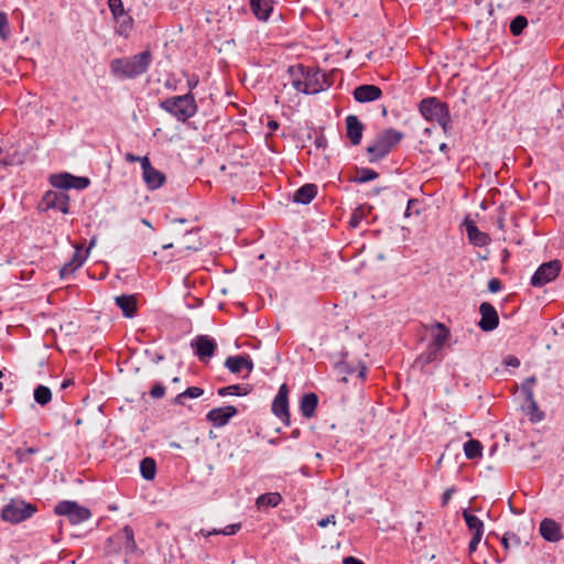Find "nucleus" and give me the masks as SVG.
Wrapping results in <instances>:
<instances>
[{
	"label": "nucleus",
	"mask_w": 564,
	"mask_h": 564,
	"mask_svg": "<svg viewBox=\"0 0 564 564\" xmlns=\"http://www.w3.org/2000/svg\"><path fill=\"white\" fill-rule=\"evenodd\" d=\"M198 534H200L205 538H208L212 535H218V534H221V529H213V530L200 529Z\"/></svg>",
	"instance_id": "63"
},
{
	"label": "nucleus",
	"mask_w": 564,
	"mask_h": 564,
	"mask_svg": "<svg viewBox=\"0 0 564 564\" xmlns=\"http://www.w3.org/2000/svg\"><path fill=\"white\" fill-rule=\"evenodd\" d=\"M149 192L140 184L134 183V196L133 202L139 206H142L144 203L150 200Z\"/></svg>",
	"instance_id": "42"
},
{
	"label": "nucleus",
	"mask_w": 564,
	"mask_h": 564,
	"mask_svg": "<svg viewBox=\"0 0 564 564\" xmlns=\"http://www.w3.org/2000/svg\"><path fill=\"white\" fill-rule=\"evenodd\" d=\"M404 138V133L393 128L379 131L367 145L366 152L369 162H377L388 155Z\"/></svg>",
	"instance_id": "3"
},
{
	"label": "nucleus",
	"mask_w": 564,
	"mask_h": 564,
	"mask_svg": "<svg viewBox=\"0 0 564 564\" xmlns=\"http://www.w3.org/2000/svg\"><path fill=\"white\" fill-rule=\"evenodd\" d=\"M10 24L8 21L7 13L0 11V37L3 42L8 41L10 37Z\"/></svg>",
	"instance_id": "46"
},
{
	"label": "nucleus",
	"mask_w": 564,
	"mask_h": 564,
	"mask_svg": "<svg viewBox=\"0 0 564 564\" xmlns=\"http://www.w3.org/2000/svg\"><path fill=\"white\" fill-rule=\"evenodd\" d=\"M497 214H498L497 219H496L497 227L500 230H505L506 207L503 205H500L497 209Z\"/></svg>",
	"instance_id": "51"
},
{
	"label": "nucleus",
	"mask_w": 564,
	"mask_h": 564,
	"mask_svg": "<svg viewBox=\"0 0 564 564\" xmlns=\"http://www.w3.org/2000/svg\"><path fill=\"white\" fill-rule=\"evenodd\" d=\"M441 358L442 356L440 351L427 345L426 349L415 358L413 368H417L420 371L426 372V366Z\"/></svg>",
	"instance_id": "26"
},
{
	"label": "nucleus",
	"mask_w": 564,
	"mask_h": 564,
	"mask_svg": "<svg viewBox=\"0 0 564 564\" xmlns=\"http://www.w3.org/2000/svg\"><path fill=\"white\" fill-rule=\"evenodd\" d=\"M372 209L371 206H365V205H360L358 206L356 209H354V212L351 213L350 215V218H349V226L351 228H357L361 220L364 218H366L367 216V212H370Z\"/></svg>",
	"instance_id": "38"
},
{
	"label": "nucleus",
	"mask_w": 564,
	"mask_h": 564,
	"mask_svg": "<svg viewBox=\"0 0 564 564\" xmlns=\"http://www.w3.org/2000/svg\"><path fill=\"white\" fill-rule=\"evenodd\" d=\"M419 110L427 121H436L445 133L452 128L448 106L436 97H427L421 100Z\"/></svg>",
	"instance_id": "5"
},
{
	"label": "nucleus",
	"mask_w": 564,
	"mask_h": 564,
	"mask_svg": "<svg viewBox=\"0 0 564 564\" xmlns=\"http://www.w3.org/2000/svg\"><path fill=\"white\" fill-rule=\"evenodd\" d=\"M115 20H116V23H117V33L119 35H122V36L127 37L129 35V32L132 30V26H133V19H132V17L128 12H124L120 17L115 18Z\"/></svg>",
	"instance_id": "37"
},
{
	"label": "nucleus",
	"mask_w": 564,
	"mask_h": 564,
	"mask_svg": "<svg viewBox=\"0 0 564 564\" xmlns=\"http://www.w3.org/2000/svg\"><path fill=\"white\" fill-rule=\"evenodd\" d=\"M500 542L505 551L508 552L512 546H519L521 544V539L514 532L508 531L500 538Z\"/></svg>",
	"instance_id": "39"
},
{
	"label": "nucleus",
	"mask_w": 564,
	"mask_h": 564,
	"mask_svg": "<svg viewBox=\"0 0 564 564\" xmlns=\"http://www.w3.org/2000/svg\"><path fill=\"white\" fill-rule=\"evenodd\" d=\"M39 452H40L39 447H26V448L19 447L14 451V456L17 457L19 463H28L29 456L36 454Z\"/></svg>",
	"instance_id": "44"
},
{
	"label": "nucleus",
	"mask_w": 564,
	"mask_h": 564,
	"mask_svg": "<svg viewBox=\"0 0 564 564\" xmlns=\"http://www.w3.org/2000/svg\"><path fill=\"white\" fill-rule=\"evenodd\" d=\"M165 181L166 178H141L139 183L150 193L162 187Z\"/></svg>",
	"instance_id": "45"
},
{
	"label": "nucleus",
	"mask_w": 564,
	"mask_h": 564,
	"mask_svg": "<svg viewBox=\"0 0 564 564\" xmlns=\"http://www.w3.org/2000/svg\"><path fill=\"white\" fill-rule=\"evenodd\" d=\"M37 507L23 499H11L1 510V519L12 524L21 523L34 516Z\"/></svg>",
	"instance_id": "7"
},
{
	"label": "nucleus",
	"mask_w": 564,
	"mask_h": 564,
	"mask_svg": "<svg viewBox=\"0 0 564 564\" xmlns=\"http://www.w3.org/2000/svg\"><path fill=\"white\" fill-rule=\"evenodd\" d=\"M329 75L322 72L319 68L307 67L306 79H305V95L318 94L323 90L328 89L332 86Z\"/></svg>",
	"instance_id": "10"
},
{
	"label": "nucleus",
	"mask_w": 564,
	"mask_h": 564,
	"mask_svg": "<svg viewBox=\"0 0 564 564\" xmlns=\"http://www.w3.org/2000/svg\"><path fill=\"white\" fill-rule=\"evenodd\" d=\"M140 474L145 480H153L156 476V462L152 457H144L140 460Z\"/></svg>",
	"instance_id": "32"
},
{
	"label": "nucleus",
	"mask_w": 564,
	"mask_h": 564,
	"mask_svg": "<svg viewBox=\"0 0 564 564\" xmlns=\"http://www.w3.org/2000/svg\"><path fill=\"white\" fill-rule=\"evenodd\" d=\"M106 549L110 554L123 552L127 556L143 553L139 550L134 540V531L129 524L124 525L107 539Z\"/></svg>",
	"instance_id": "6"
},
{
	"label": "nucleus",
	"mask_w": 564,
	"mask_h": 564,
	"mask_svg": "<svg viewBox=\"0 0 564 564\" xmlns=\"http://www.w3.org/2000/svg\"><path fill=\"white\" fill-rule=\"evenodd\" d=\"M160 107L181 122H186L197 112V104L192 93L169 97L160 102Z\"/></svg>",
	"instance_id": "4"
},
{
	"label": "nucleus",
	"mask_w": 564,
	"mask_h": 564,
	"mask_svg": "<svg viewBox=\"0 0 564 564\" xmlns=\"http://www.w3.org/2000/svg\"><path fill=\"white\" fill-rule=\"evenodd\" d=\"M502 289V282L498 278H492L488 281V291L497 293Z\"/></svg>",
	"instance_id": "54"
},
{
	"label": "nucleus",
	"mask_w": 564,
	"mask_h": 564,
	"mask_svg": "<svg viewBox=\"0 0 564 564\" xmlns=\"http://www.w3.org/2000/svg\"><path fill=\"white\" fill-rule=\"evenodd\" d=\"M191 347L198 360L206 362L215 355L218 345L209 335H197L192 339Z\"/></svg>",
	"instance_id": "11"
},
{
	"label": "nucleus",
	"mask_w": 564,
	"mask_h": 564,
	"mask_svg": "<svg viewBox=\"0 0 564 564\" xmlns=\"http://www.w3.org/2000/svg\"><path fill=\"white\" fill-rule=\"evenodd\" d=\"M25 152L15 145L0 147V166H18L24 163Z\"/></svg>",
	"instance_id": "18"
},
{
	"label": "nucleus",
	"mask_w": 564,
	"mask_h": 564,
	"mask_svg": "<svg viewBox=\"0 0 564 564\" xmlns=\"http://www.w3.org/2000/svg\"><path fill=\"white\" fill-rule=\"evenodd\" d=\"M520 389L524 395V401H531L532 398H534L533 389L529 387L524 381H522Z\"/></svg>",
	"instance_id": "56"
},
{
	"label": "nucleus",
	"mask_w": 564,
	"mask_h": 564,
	"mask_svg": "<svg viewBox=\"0 0 564 564\" xmlns=\"http://www.w3.org/2000/svg\"><path fill=\"white\" fill-rule=\"evenodd\" d=\"M462 226L465 227L468 241L475 247H485L490 243L491 239L488 234L479 230L476 223L467 215Z\"/></svg>",
	"instance_id": "15"
},
{
	"label": "nucleus",
	"mask_w": 564,
	"mask_h": 564,
	"mask_svg": "<svg viewBox=\"0 0 564 564\" xmlns=\"http://www.w3.org/2000/svg\"><path fill=\"white\" fill-rule=\"evenodd\" d=\"M533 187L538 189L541 193V195H546L550 192L549 184L543 180L534 182Z\"/></svg>",
	"instance_id": "58"
},
{
	"label": "nucleus",
	"mask_w": 564,
	"mask_h": 564,
	"mask_svg": "<svg viewBox=\"0 0 564 564\" xmlns=\"http://www.w3.org/2000/svg\"><path fill=\"white\" fill-rule=\"evenodd\" d=\"M346 122V137L352 145H358L361 142L365 131V124L355 115H348L345 119Z\"/></svg>",
	"instance_id": "20"
},
{
	"label": "nucleus",
	"mask_w": 564,
	"mask_h": 564,
	"mask_svg": "<svg viewBox=\"0 0 564 564\" xmlns=\"http://www.w3.org/2000/svg\"><path fill=\"white\" fill-rule=\"evenodd\" d=\"M464 453L468 459H477L482 456V444L478 440L470 438L464 443Z\"/></svg>",
	"instance_id": "35"
},
{
	"label": "nucleus",
	"mask_w": 564,
	"mask_h": 564,
	"mask_svg": "<svg viewBox=\"0 0 564 564\" xmlns=\"http://www.w3.org/2000/svg\"><path fill=\"white\" fill-rule=\"evenodd\" d=\"M480 319L477 326L485 333L495 330L499 326V315L496 307L489 302L479 305Z\"/></svg>",
	"instance_id": "12"
},
{
	"label": "nucleus",
	"mask_w": 564,
	"mask_h": 564,
	"mask_svg": "<svg viewBox=\"0 0 564 564\" xmlns=\"http://www.w3.org/2000/svg\"><path fill=\"white\" fill-rule=\"evenodd\" d=\"M199 84V77L196 74L187 75V87L189 88L188 93H192L194 88Z\"/></svg>",
	"instance_id": "61"
},
{
	"label": "nucleus",
	"mask_w": 564,
	"mask_h": 564,
	"mask_svg": "<svg viewBox=\"0 0 564 564\" xmlns=\"http://www.w3.org/2000/svg\"><path fill=\"white\" fill-rule=\"evenodd\" d=\"M283 498L280 492H265L260 495L256 500L259 510L262 508H275L282 502Z\"/></svg>",
	"instance_id": "30"
},
{
	"label": "nucleus",
	"mask_w": 564,
	"mask_h": 564,
	"mask_svg": "<svg viewBox=\"0 0 564 564\" xmlns=\"http://www.w3.org/2000/svg\"><path fill=\"white\" fill-rule=\"evenodd\" d=\"M433 328H436L438 332H437V334H435L433 336L432 341L429 344V346L441 351V349L444 347V345L448 340L451 333H449L448 327H446L445 324H443L441 322H435L433 325Z\"/></svg>",
	"instance_id": "27"
},
{
	"label": "nucleus",
	"mask_w": 564,
	"mask_h": 564,
	"mask_svg": "<svg viewBox=\"0 0 564 564\" xmlns=\"http://www.w3.org/2000/svg\"><path fill=\"white\" fill-rule=\"evenodd\" d=\"M116 305L121 310L122 315L127 318L135 316L138 311L137 295L121 294L115 299Z\"/></svg>",
	"instance_id": "24"
},
{
	"label": "nucleus",
	"mask_w": 564,
	"mask_h": 564,
	"mask_svg": "<svg viewBox=\"0 0 564 564\" xmlns=\"http://www.w3.org/2000/svg\"><path fill=\"white\" fill-rule=\"evenodd\" d=\"M139 162L142 169V176H165L163 173L155 170L151 165V162L148 156H142Z\"/></svg>",
	"instance_id": "43"
},
{
	"label": "nucleus",
	"mask_w": 564,
	"mask_h": 564,
	"mask_svg": "<svg viewBox=\"0 0 564 564\" xmlns=\"http://www.w3.org/2000/svg\"><path fill=\"white\" fill-rule=\"evenodd\" d=\"M306 72L307 67L302 64L291 65L288 68L290 84L296 91L302 94H304Z\"/></svg>",
	"instance_id": "23"
},
{
	"label": "nucleus",
	"mask_w": 564,
	"mask_h": 564,
	"mask_svg": "<svg viewBox=\"0 0 564 564\" xmlns=\"http://www.w3.org/2000/svg\"><path fill=\"white\" fill-rule=\"evenodd\" d=\"M251 391V387L249 384L241 386V384H230L226 387L218 388L217 394L219 397H226V395H247Z\"/></svg>",
	"instance_id": "33"
},
{
	"label": "nucleus",
	"mask_w": 564,
	"mask_h": 564,
	"mask_svg": "<svg viewBox=\"0 0 564 564\" xmlns=\"http://www.w3.org/2000/svg\"><path fill=\"white\" fill-rule=\"evenodd\" d=\"M462 514L468 530L473 534H484L485 525L482 520H480L477 516L470 513L468 510H464Z\"/></svg>",
	"instance_id": "31"
},
{
	"label": "nucleus",
	"mask_w": 564,
	"mask_h": 564,
	"mask_svg": "<svg viewBox=\"0 0 564 564\" xmlns=\"http://www.w3.org/2000/svg\"><path fill=\"white\" fill-rule=\"evenodd\" d=\"M225 367L231 373L241 372L242 371V354L227 357L225 360Z\"/></svg>",
	"instance_id": "40"
},
{
	"label": "nucleus",
	"mask_w": 564,
	"mask_h": 564,
	"mask_svg": "<svg viewBox=\"0 0 564 564\" xmlns=\"http://www.w3.org/2000/svg\"><path fill=\"white\" fill-rule=\"evenodd\" d=\"M272 413L275 416H285L288 412L290 411L289 406V387L286 383H282L278 390V393L275 394L272 406H271Z\"/></svg>",
	"instance_id": "21"
},
{
	"label": "nucleus",
	"mask_w": 564,
	"mask_h": 564,
	"mask_svg": "<svg viewBox=\"0 0 564 564\" xmlns=\"http://www.w3.org/2000/svg\"><path fill=\"white\" fill-rule=\"evenodd\" d=\"M318 406V395L315 392L304 393L299 402L301 414L305 419L315 416L316 409Z\"/></svg>",
	"instance_id": "25"
},
{
	"label": "nucleus",
	"mask_w": 564,
	"mask_h": 564,
	"mask_svg": "<svg viewBox=\"0 0 564 564\" xmlns=\"http://www.w3.org/2000/svg\"><path fill=\"white\" fill-rule=\"evenodd\" d=\"M420 200L416 198H410L406 204V208L404 212V217L409 218L412 215L419 216L421 214V209L419 208Z\"/></svg>",
	"instance_id": "47"
},
{
	"label": "nucleus",
	"mask_w": 564,
	"mask_h": 564,
	"mask_svg": "<svg viewBox=\"0 0 564 564\" xmlns=\"http://www.w3.org/2000/svg\"><path fill=\"white\" fill-rule=\"evenodd\" d=\"M240 528H241V523L229 524V525L225 527L224 529H221V534L227 535V536L235 535L240 530Z\"/></svg>",
	"instance_id": "53"
},
{
	"label": "nucleus",
	"mask_w": 564,
	"mask_h": 564,
	"mask_svg": "<svg viewBox=\"0 0 564 564\" xmlns=\"http://www.w3.org/2000/svg\"><path fill=\"white\" fill-rule=\"evenodd\" d=\"M95 245V238L91 239L89 243V248L83 253L82 249L76 247L75 252L73 253V257L69 261H67L61 269H59V278L65 280L73 275V273L78 270L86 261L88 257L89 249Z\"/></svg>",
	"instance_id": "14"
},
{
	"label": "nucleus",
	"mask_w": 564,
	"mask_h": 564,
	"mask_svg": "<svg viewBox=\"0 0 564 564\" xmlns=\"http://www.w3.org/2000/svg\"><path fill=\"white\" fill-rule=\"evenodd\" d=\"M151 62L152 54L147 50L131 57L112 59L110 70L120 79L135 78L148 72Z\"/></svg>",
	"instance_id": "2"
},
{
	"label": "nucleus",
	"mask_w": 564,
	"mask_h": 564,
	"mask_svg": "<svg viewBox=\"0 0 564 564\" xmlns=\"http://www.w3.org/2000/svg\"><path fill=\"white\" fill-rule=\"evenodd\" d=\"M314 144L317 149H325L327 145L326 137L321 132H318V133L316 132L315 139H314Z\"/></svg>",
	"instance_id": "57"
},
{
	"label": "nucleus",
	"mask_w": 564,
	"mask_h": 564,
	"mask_svg": "<svg viewBox=\"0 0 564 564\" xmlns=\"http://www.w3.org/2000/svg\"><path fill=\"white\" fill-rule=\"evenodd\" d=\"M33 398L37 404L45 406L52 401V390L44 384H37L33 390Z\"/></svg>",
	"instance_id": "36"
},
{
	"label": "nucleus",
	"mask_w": 564,
	"mask_h": 564,
	"mask_svg": "<svg viewBox=\"0 0 564 564\" xmlns=\"http://www.w3.org/2000/svg\"><path fill=\"white\" fill-rule=\"evenodd\" d=\"M53 187L58 191H47L37 204V210L46 213L50 209L58 210L64 215L69 213V196L65 193L70 188L85 189L90 178H48Z\"/></svg>",
	"instance_id": "1"
},
{
	"label": "nucleus",
	"mask_w": 564,
	"mask_h": 564,
	"mask_svg": "<svg viewBox=\"0 0 564 564\" xmlns=\"http://www.w3.org/2000/svg\"><path fill=\"white\" fill-rule=\"evenodd\" d=\"M482 535L484 534H473L471 535V539H470V541L468 543V552L470 554L474 553L477 550V547H478V545H479V543H480V541L482 539Z\"/></svg>",
	"instance_id": "52"
},
{
	"label": "nucleus",
	"mask_w": 564,
	"mask_h": 564,
	"mask_svg": "<svg viewBox=\"0 0 564 564\" xmlns=\"http://www.w3.org/2000/svg\"><path fill=\"white\" fill-rule=\"evenodd\" d=\"M108 8L113 15V19L126 12L122 0H108Z\"/></svg>",
	"instance_id": "48"
},
{
	"label": "nucleus",
	"mask_w": 564,
	"mask_h": 564,
	"mask_svg": "<svg viewBox=\"0 0 564 564\" xmlns=\"http://www.w3.org/2000/svg\"><path fill=\"white\" fill-rule=\"evenodd\" d=\"M343 564H365L361 560H359L358 557H355V556H345L343 558Z\"/></svg>",
	"instance_id": "64"
},
{
	"label": "nucleus",
	"mask_w": 564,
	"mask_h": 564,
	"mask_svg": "<svg viewBox=\"0 0 564 564\" xmlns=\"http://www.w3.org/2000/svg\"><path fill=\"white\" fill-rule=\"evenodd\" d=\"M54 513L67 518L69 523L79 524L91 517V511L74 500H61L54 507Z\"/></svg>",
	"instance_id": "8"
},
{
	"label": "nucleus",
	"mask_w": 564,
	"mask_h": 564,
	"mask_svg": "<svg viewBox=\"0 0 564 564\" xmlns=\"http://www.w3.org/2000/svg\"><path fill=\"white\" fill-rule=\"evenodd\" d=\"M254 364L250 355L242 354V370L246 369L249 373L253 370Z\"/></svg>",
	"instance_id": "55"
},
{
	"label": "nucleus",
	"mask_w": 564,
	"mask_h": 564,
	"mask_svg": "<svg viewBox=\"0 0 564 564\" xmlns=\"http://www.w3.org/2000/svg\"><path fill=\"white\" fill-rule=\"evenodd\" d=\"M561 270L562 263L557 259L543 262L538 267V269L531 276L530 283L534 288H542L545 284L554 281L558 276Z\"/></svg>",
	"instance_id": "9"
},
{
	"label": "nucleus",
	"mask_w": 564,
	"mask_h": 564,
	"mask_svg": "<svg viewBox=\"0 0 564 564\" xmlns=\"http://www.w3.org/2000/svg\"><path fill=\"white\" fill-rule=\"evenodd\" d=\"M521 409L529 416L531 423H539L545 417V413L539 409L534 398L531 401H524Z\"/></svg>",
	"instance_id": "29"
},
{
	"label": "nucleus",
	"mask_w": 564,
	"mask_h": 564,
	"mask_svg": "<svg viewBox=\"0 0 564 564\" xmlns=\"http://www.w3.org/2000/svg\"><path fill=\"white\" fill-rule=\"evenodd\" d=\"M165 387L162 382H155L149 391V394L153 399H161L165 395Z\"/></svg>",
	"instance_id": "49"
},
{
	"label": "nucleus",
	"mask_w": 564,
	"mask_h": 564,
	"mask_svg": "<svg viewBox=\"0 0 564 564\" xmlns=\"http://www.w3.org/2000/svg\"><path fill=\"white\" fill-rule=\"evenodd\" d=\"M540 535L550 543L561 541L564 535L562 533L561 524L551 518H544L539 527Z\"/></svg>",
	"instance_id": "17"
},
{
	"label": "nucleus",
	"mask_w": 564,
	"mask_h": 564,
	"mask_svg": "<svg viewBox=\"0 0 564 564\" xmlns=\"http://www.w3.org/2000/svg\"><path fill=\"white\" fill-rule=\"evenodd\" d=\"M250 7L257 19L267 21L272 12L271 0H250Z\"/></svg>",
	"instance_id": "28"
},
{
	"label": "nucleus",
	"mask_w": 564,
	"mask_h": 564,
	"mask_svg": "<svg viewBox=\"0 0 564 564\" xmlns=\"http://www.w3.org/2000/svg\"><path fill=\"white\" fill-rule=\"evenodd\" d=\"M348 356V352H341V358L339 361L335 364V369L338 373L344 375V377L340 379L341 382H347V376H351L354 373H357V377L361 380H365L367 377V367L362 361H358L357 366L350 365L346 358Z\"/></svg>",
	"instance_id": "16"
},
{
	"label": "nucleus",
	"mask_w": 564,
	"mask_h": 564,
	"mask_svg": "<svg viewBox=\"0 0 564 564\" xmlns=\"http://www.w3.org/2000/svg\"><path fill=\"white\" fill-rule=\"evenodd\" d=\"M352 96L357 102L366 104L381 98L382 90L376 85L364 84L354 89Z\"/></svg>",
	"instance_id": "19"
},
{
	"label": "nucleus",
	"mask_w": 564,
	"mask_h": 564,
	"mask_svg": "<svg viewBox=\"0 0 564 564\" xmlns=\"http://www.w3.org/2000/svg\"><path fill=\"white\" fill-rule=\"evenodd\" d=\"M329 523H332V524L336 523V518L334 514L327 516L326 518H323L317 521V525L319 528H326Z\"/></svg>",
	"instance_id": "62"
},
{
	"label": "nucleus",
	"mask_w": 564,
	"mask_h": 564,
	"mask_svg": "<svg viewBox=\"0 0 564 564\" xmlns=\"http://www.w3.org/2000/svg\"><path fill=\"white\" fill-rule=\"evenodd\" d=\"M456 491V488L452 486L451 488H447L443 495H442V506H446L449 500L452 499V495Z\"/></svg>",
	"instance_id": "60"
},
{
	"label": "nucleus",
	"mask_w": 564,
	"mask_h": 564,
	"mask_svg": "<svg viewBox=\"0 0 564 564\" xmlns=\"http://www.w3.org/2000/svg\"><path fill=\"white\" fill-rule=\"evenodd\" d=\"M318 193L316 184L306 183L294 191L292 195V202L299 205H308Z\"/></svg>",
	"instance_id": "22"
},
{
	"label": "nucleus",
	"mask_w": 564,
	"mask_h": 564,
	"mask_svg": "<svg viewBox=\"0 0 564 564\" xmlns=\"http://www.w3.org/2000/svg\"><path fill=\"white\" fill-rule=\"evenodd\" d=\"M144 355L153 362L159 364L165 359L164 355L158 350L145 349Z\"/></svg>",
	"instance_id": "50"
},
{
	"label": "nucleus",
	"mask_w": 564,
	"mask_h": 564,
	"mask_svg": "<svg viewBox=\"0 0 564 564\" xmlns=\"http://www.w3.org/2000/svg\"><path fill=\"white\" fill-rule=\"evenodd\" d=\"M204 394V389L203 388H199V387H188L186 388L183 392L178 393L174 399H173V404H176V405H184L185 402L184 400L185 399H196V398H199Z\"/></svg>",
	"instance_id": "34"
},
{
	"label": "nucleus",
	"mask_w": 564,
	"mask_h": 564,
	"mask_svg": "<svg viewBox=\"0 0 564 564\" xmlns=\"http://www.w3.org/2000/svg\"><path fill=\"white\" fill-rule=\"evenodd\" d=\"M238 413L239 411L235 405L214 408L207 412L206 421L214 427L219 429L227 425Z\"/></svg>",
	"instance_id": "13"
},
{
	"label": "nucleus",
	"mask_w": 564,
	"mask_h": 564,
	"mask_svg": "<svg viewBox=\"0 0 564 564\" xmlns=\"http://www.w3.org/2000/svg\"><path fill=\"white\" fill-rule=\"evenodd\" d=\"M528 25V20L524 15H517L510 23V32L512 35H520L525 26Z\"/></svg>",
	"instance_id": "41"
},
{
	"label": "nucleus",
	"mask_w": 564,
	"mask_h": 564,
	"mask_svg": "<svg viewBox=\"0 0 564 564\" xmlns=\"http://www.w3.org/2000/svg\"><path fill=\"white\" fill-rule=\"evenodd\" d=\"M507 367L518 368L520 366V359L513 355H509L503 360Z\"/></svg>",
	"instance_id": "59"
}]
</instances>
